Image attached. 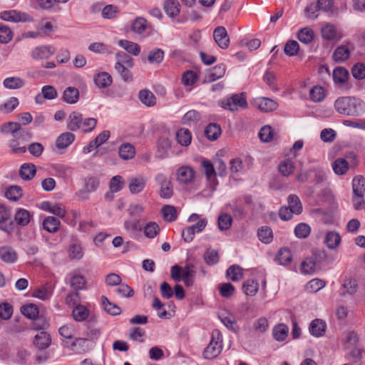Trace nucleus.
I'll return each instance as SVG.
<instances>
[{"label":"nucleus","instance_id":"12","mask_svg":"<svg viewBox=\"0 0 365 365\" xmlns=\"http://www.w3.org/2000/svg\"><path fill=\"white\" fill-rule=\"evenodd\" d=\"M254 106L262 112H271L277 109V103L268 98H257L254 101Z\"/></svg>","mask_w":365,"mask_h":365},{"label":"nucleus","instance_id":"61","mask_svg":"<svg viewBox=\"0 0 365 365\" xmlns=\"http://www.w3.org/2000/svg\"><path fill=\"white\" fill-rule=\"evenodd\" d=\"M269 327V322L266 317H259L252 324V329L259 334L264 333Z\"/></svg>","mask_w":365,"mask_h":365},{"label":"nucleus","instance_id":"53","mask_svg":"<svg viewBox=\"0 0 365 365\" xmlns=\"http://www.w3.org/2000/svg\"><path fill=\"white\" fill-rule=\"evenodd\" d=\"M31 353L26 349H19L16 352L14 361L19 365H29Z\"/></svg>","mask_w":365,"mask_h":365},{"label":"nucleus","instance_id":"33","mask_svg":"<svg viewBox=\"0 0 365 365\" xmlns=\"http://www.w3.org/2000/svg\"><path fill=\"white\" fill-rule=\"evenodd\" d=\"M176 139L182 146H188L191 143L192 135L187 128H181L176 133Z\"/></svg>","mask_w":365,"mask_h":365},{"label":"nucleus","instance_id":"3","mask_svg":"<svg viewBox=\"0 0 365 365\" xmlns=\"http://www.w3.org/2000/svg\"><path fill=\"white\" fill-rule=\"evenodd\" d=\"M222 349V335L218 329H214L212 332L210 342L203 352V356L207 359L216 358Z\"/></svg>","mask_w":365,"mask_h":365},{"label":"nucleus","instance_id":"32","mask_svg":"<svg viewBox=\"0 0 365 365\" xmlns=\"http://www.w3.org/2000/svg\"><path fill=\"white\" fill-rule=\"evenodd\" d=\"M171 148L170 140L166 137H162L158 141V153L160 158H164L168 156V151Z\"/></svg>","mask_w":365,"mask_h":365},{"label":"nucleus","instance_id":"38","mask_svg":"<svg viewBox=\"0 0 365 365\" xmlns=\"http://www.w3.org/2000/svg\"><path fill=\"white\" fill-rule=\"evenodd\" d=\"M349 78L348 71L342 67L336 68L333 71V80L335 83L343 84Z\"/></svg>","mask_w":365,"mask_h":365},{"label":"nucleus","instance_id":"37","mask_svg":"<svg viewBox=\"0 0 365 365\" xmlns=\"http://www.w3.org/2000/svg\"><path fill=\"white\" fill-rule=\"evenodd\" d=\"M226 71V66L223 63L215 66L207 76L209 82L215 81L224 76Z\"/></svg>","mask_w":365,"mask_h":365},{"label":"nucleus","instance_id":"57","mask_svg":"<svg viewBox=\"0 0 365 365\" xmlns=\"http://www.w3.org/2000/svg\"><path fill=\"white\" fill-rule=\"evenodd\" d=\"M221 133V128L220 125L210 123L205 130V136L210 140H216Z\"/></svg>","mask_w":365,"mask_h":365},{"label":"nucleus","instance_id":"54","mask_svg":"<svg viewBox=\"0 0 365 365\" xmlns=\"http://www.w3.org/2000/svg\"><path fill=\"white\" fill-rule=\"evenodd\" d=\"M325 96V91L322 86H315L309 91V97L314 102H320L324 100Z\"/></svg>","mask_w":365,"mask_h":365},{"label":"nucleus","instance_id":"11","mask_svg":"<svg viewBox=\"0 0 365 365\" xmlns=\"http://www.w3.org/2000/svg\"><path fill=\"white\" fill-rule=\"evenodd\" d=\"M54 287L50 282L41 285L34 290L32 296L43 301L50 299L53 292Z\"/></svg>","mask_w":365,"mask_h":365},{"label":"nucleus","instance_id":"52","mask_svg":"<svg viewBox=\"0 0 365 365\" xmlns=\"http://www.w3.org/2000/svg\"><path fill=\"white\" fill-rule=\"evenodd\" d=\"M201 118L200 113L195 110L187 111L182 118V123L185 125L196 123Z\"/></svg>","mask_w":365,"mask_h":365},{"label":"nucleus","instance_id":"51","mask_svg":"<svg viewBox=\"0 0 365 365\" xmlns=\"http://www.w3.org/2000/svg\"><path fill=\"white\" fill-rule=\"evenodd\" d=\"M297 37L302 43L308 44L314 39V31L309 27H304L299 30Z\"/></svg>","mask_w":365,"mask_h":365},{"label":"nucleus","instance_id":"29","mask_svg":"<svg viewBox=\"0 0 365 365\" xmlns=\"http://www.w3.org/2000/svg\"><path fill=\"white\" fill-rule=\"evenodd\" d=\"M327 247L331 250L336 248L341 242V236L334 231L328 232L324 238Z\"/></svg>","mask_w":365,"mask_h":365},{"label":"nucleus","instance_id":"7","mask_svg":"<svg viewBox=\"0 0 365 365\" xmlns=\"http://www.w3.org/2000/svg\"><path fill=\"white\" fill-rule=\"evenodd\" d=\"M2 20L14 23L32 21V18L26 13L16 10H8L2 11L0 14Z\"/></svg>","mask_w":365,"mask_h":365},{"label":"nucleus","instance_id":"10","mask_svg":"<svg viewBox=\"0 0 365 365\" xmlns=\"http://www.w3.org/2000/svg\"><path fill=\"white\" fill-rule=\"evenodd\" d=\"M213 37L215 43L222 49H226L230 44V38L226 29L224 26H218L213 31Z\"/></svg>","mask_w":365,"mask_h":365},{"label":"nucleus","instance_id":"31","mask_svg":"<svg viewBox=\"0 0 365 365\" xmlns=\"http://www.w3.org/2000/svg\"><path fill=\"white\" fill-rule=\"evenodd\" d=\"M119 156L123 160H130L135 154V148L130 143H123L118 149Z\"/></svg>","mask_w":365,"mask_h":365},{"label":"nucleus","instance_id":"41","mask_svg":"<svg viewBox=\"0 0 365 365\" xmlns=\"http://www.w3.org/2000/svg\"><path fill=\"white\" fill-rule=\"evenodd\" d=\"M226 275L232 281L237 282L242 278L243 271L239 265L233 264L227 269Z\"/></svg>","mask_w":365,"mask_h":365},{"label":"nucleus","instance_id":"50","mask_svg":"<svg viewBox=\"0 0 365 365\" xmlns=\"http://www.w3.org/2000/svg\"><path fill=\"white\" fill-rule=\"evenodd\" d=\"M86 280L83 275L74 274L70 278V285L76 291L83 289Z\"/></svg>","mask_w":365,"mask_h":365},{"label":"nucleus","instance_id":"9","mask_svg":"<svg viewBox=\"0 0 365 365\" xmlns=\"http://www.w3.org/2000/svg\"><path fill=\"white\" fill-rule=\"evenodd\" d=\"M19 258L16 250L10 245L0 247V259L5 264H12L17 262Z\"/></svg>","mask_w":365,"mask_h":365},{"label":"nucleus","instance_id":"8","mask_svg":"<svg viewBox=\"0 0 365 365\" xmlns=\"http://www.w3.org/2000/svg\"><path fill=\"white\" fill-rule=\"evenodd\" d=\"M56 52V48L51 45H41L35 47L31 51V56L34 60L47 59Z\"/></svg>","mask_w":365,"mask_h":365},{"label":"nucleus","instance_id":"40","mask_svg":"<svg viewBox=\"0 0 365 365\" xmlns=\"http://www.w3.org/2000/svg\"><path fill=\"white\" fill-rule=\"evenodd\" d=\"M31 217V213L28 210L19 209L15 214L14 220L18 225L25 226L29 223Z\"/></svg>","mask_w":365,"mask_h":365},{"label":"nucleus","instance_id":"48","mask_svg":"<svg viewBox=\"0 0 365 365\" xmlns=\"http://www.w3.org/2000/svg\"><path fill=\"white\" fill-rule=\"evenodd\" d=\"M21 312L26 317L30 319H35L38 315V308L34 304L22 306Z\"/></svg>","mask_w":365,"mask_h":365},{"label":"nucleus","instance_id":"44","mask_svg":"<svg viewBox=\"0 0 365 365\" xmlns=\"http://www.w3.org/2000/svg\"><path fill=\"white\" fill-rule=\"evenodd\" d=\"M73 319L77 322H83L87 319L89 310L83 305L78 304L73 309Z\"/></svg>","mask_w":365,"mask_h":365},{"label":"nucleus","instance_id":"22","mask_svg":"<svg viewBox=\"0 0 365 365\" xmlns=\"http://www.w3.org/2000/svg\"><path fill=\"white\" fill-rule=\"evenodd\" d=\"M75 140V135L70 132L61 134L56 140V145L59 149L68 147Z\"/></svg>","mask_w":365,"mask_h":365},{"label":"nucleus","instance_id":"17","mask_svg":"<svg viewBox=\"0 0 365 365\" xmlns=\"http://www.w3.org/2000/svg\"><path fill=\"white\" fill-rule=\"evenodd\" d=\"M221 322L231 331L236 333L237 325L235 317L229 312H222L219 314Z\"/></svg>","mask_w":365,"mask_h":365},{"label":"nucleus","instance_id":"47","mask_svg":"<svg viewBox=\"0 0 365 365\" xmlns=\"http://www.w3.org/2000/svg\"><path fill=\"white\" fill-rule=\"evenodd\" d=\"M278 170L282 175L287 177L293 173L294 165L291 160L286 159L279 164Z\"/></svg>","mask_w":365,"mask_h":365},{"label":"nucleus","instance_id":"4","mask_svg":"<svg viewBox=\"0 0 365 365\" xmlns=\"http://www.w3.org/2000/svg\"><path fill=\"white\" fill-rule=\"evenodd\" d=\"M352 187L354 207L356 210H359L364 202L365 192V179L362 175L356 176L353 179Z\"/></svg>","mask_w":365,"mask_h":365},{"label":"nucleus","instance_id":"56","mask_svg":"<svg viewBox=\"0 0 365 365\" xmlns=\"http://www.w3.org/2000/svg\"><path fill=\"white\" fill-rule=\"evenodd\" d=\"M163 304L157 297L153 298L152 307L158 312V317L161 319H169L170 314L163 308Z\"/></svg>","mask_w":365,"mask_h":365},{"label":"nucleus","instance_id":"20","mask_svg":"<svg viewBox=\"0 0 365 365\" xmlns=\"http://www.w3.org/2000/svg\"><path fill=\"white\" fill-rule=\"evenodd\" d=\"M83 115L78 112H72L68 118L67 127L70 130L76 131L81 128Z\"/></svg>","mask_w":365,"mask_h":365},{"label":"nucleus","instance_id":"45","mask_svg":"<svg viewBox=\"0 0 365 365\" xmlns=\"http://www.w3.org/2000/svg\"><path fill=\"white\" fill-rule=\"evenodd\" d=\"M289 328L284 324H278L273 329V336L278 341H282L288 336Z\"/></svg>","mask_w":365,"mask_h":365},{"label":"nucleus","instance_id":"19","mask_svg":"<svg viewBox=\"0 0 365 365\" xmlns=\"http://www.w3.org/2000/svg\"><path fill=\"white\" fill-rule=\"evenodd\" d=\"M194 170L190 167H181L178 170L177 179L181 183H188L194 178Z\"/></svg>","mask_w":365,"mask_h":365},{"label":"nucleus","instance_id":"55","mask_svg":"<svg viewBox=\"0 0 365 365\" xmlns=\"http://www.w3.org/2000/svg\"><path fill=\"white\" fill-rule=\"evenodd\" d=\"M19 104L16 97L9 98L4 103L0 105V112L9 113L12 112Z\"/></svg>","mask_w":365,"mask_h":365},{"label":"nucleus","instance_id":"35","mask_svg":"<svg viewBox=\"0 0 365 365\" xmlns=\"http://www.w3.org/2000/svg\"><path fill=\"white\" fill-rule=\"evenodd\" d=\"M23 128L21 125L16 122H8L4 123L0 127V130L4 134H10L11 136L16 134Z\"/></svg>","mask_w":365,"mask_h":365},{"label":"nucleus","instance_id":"64","mask_svg":"<svg viewBox=\"0 0 365 365\" xmlns=\"http://www.w3.org/2000/svg\"><path fill=\"white\" fill-rule=\"evenodd\" d=\"M164 51L160 48L151 50L148 56V60L150 63H160L164 58Z\"/></svg>","mask_w":365,"mask_h":365},{"label":"nucleus","instance_id":"60","mask_svg":"<svg viewBox=\"0 0 365 365\" xmlns=\"http://www.w3.org/2000/svg\"><path fill=\"white\" fill-rule=\"evenodd\" d=\"M259 289V284L254 279H248L243 284V290L245 294L254 296Z\"/></svg>","mask_w":365,"mask_h":365},{"label":"nucleus","instance_id":"63","mask_svg":"<svg viewBox=\"0 0 365 365\" xmlns=\"http://www.w3.org/2000/svg\"><path fill=\"white\" fill-rule=\"evenodd\" d=\"M299 50V45L295 40H289L284 46V51L288 56H296Z\"/></svg>","mask_w":365,"mask_h":365},{"label":"nucleus","instance_id":"1","mask_svg":"<svg viewBox=\"0 0 365 365\" xmlns=\"http://www.w3.org/2000/svg\"><path fill=\"white\" fill-rule=\"evenodd\" d=\"M334 108L340 114L358 115L363 108V101L354 97H341L334 102Z\"/></svg>","mask_w":365,"mask_h":365},{"label":"nucleus","instance_id":"27","mask_svg":"<svg viewBox=\"0 0 365 365\" xmlns=\"http://www.w3.org/2000/svg\"><path fill=\"white\" fill-rule=\"evenodd\" d=\"M34 344L40 349H45L48 348L51 344L50 335L44 331H41L36 335Z\"/></svg>","mask_w":365,"mask_h":365},{"label":"nucleus","instance_id":"14","mask_svg":"<svg viewBox=\"0 0 365 365\" xmlns=\"http://www.w3.org/2000/svg\"><path fill=\"white\" fill-rule=\"evenodd\" d=\"M352 48L353 46L351 43L338 46L333 53L332 57L334 61L341 63L347 60L350 56V51Z\"/></svg>","mask_w":365,"mask_h":365},{"label":"nucleus","instance_id":"2","mask_svg":"<svg viewBox=\"0 0 365 365\" xmlns=\"http://www.w3.org/2000/svg\"><path fill=\"white\" fill-rule=\"evenodd\" d=\"M32 135L29 130L23 128L16 134L11 136L9 142V147L14 153L21 154L26 151V148L24 145L31 139Z\"/></svg>","mask_w":365,"mask_h":365},{"label":"nucleus","instance_id":"24","mask_svg":"<svg viewBox=\"0 0 365 365\" xmlns=\"http://www.w3.org/2000/svg\"><path fill=\"white\" fill-rule=\"evenodd\" d=\"M60 225V220L53 216L46 217L43 221V229L49 233L56 232L58 230Z\"/></svg>","mask_w":365,"mask_h":365},{"label":"nucleus","instance_id":"25","mask_svg":"<svg viewBox=\"0 0 365 365\" xmlns=\"http://www.w3.org/2000/svg\"><path fill=\"white\" fill-rule=\"evenodd\" d=\"M140 102L148 107H153L156 104L155 95L148 89L141 90L138 93Z\"/></svg>","mask_w":365,"mask_h":365},{"label":"nucleus","instance_id":"23","mask_svg":"<svg viewBox=\"0 0 365 365\" xmlns=\"http://www.w3.org/2000/svg\"><path fill=\"white\" fill-rule=\"evenodd\" d=\"M94 83L100 88H105L112 83V77L107 72H101L95 75Z\"/></svg>","mask_w":365,"mask_h":365},{"label":"nucleus","instance_id":"6","mask_svg":"<svg viewBox=\"0 0 365 365\" xmlns=\"http://www.w3.org/2000/svg\"><path fill=\"white\" fill-rule=\"evenodd\" d=\"M147 182L148 178L143 174L131 176L128 179V190L132 194H138L145 189Z\"/></svg>","mask_w":365,"mask_h":365},{"label":"nucleus","instance_id":"59","mask_svg":"<svg viewBox=\"0 0 365 365\" xmlns=\"http://www.w3.org/2000/svg\"><path fill=\"white\" fill-rule=\"evenodd\" d=\"M277 260L282 265H287L292 261V253L291 251L286 247L279 250Z\"/></svg>","mask_w":365,"mask_h":365},{"label":"nucleus","instance_id":"39","mask_svg":"<svg viewBox=\"0 0 365 365\" xmlns=\"http://www.w3.org/2000/svg\"><path fill=\"white\" fill-rule=\"evenodd\" d=\"M5 195L9 200L17 201L22 197L23 190L20 186L11 185L6 189Z\"/></svg>","mask_w":365,"mask_h":365},{"label":"nucleus","instance_id":"43","mask_svg":"<svg viewBox=\"0 0 365 365\" xmlns=\"http://www.w3.org/2000/svg\"><path fill=\"white\" fill-rule=\"evenodd\" d=\"M68 257L72 260H80L83 256L81 245L78 243L71 244L68 249Z\"/></svg>","mask_w":365,"mask_h":365},{"label":"nucleus","instance_id":"16","mask_svg":"<svg viewBox=\"0 0 365 365\" xmlns=\"http://www.w3.org/2000/svg\"><path fill=\"white\" fill-rule=\"evenodd\" d=\"M358 290V283L355 279L347 278L344 280L339 295L341 297H345L346 294L353 295Z\"/></svg>","mask_w":365,"mask_h":365},{"label":"nucleus","instance_id":"49","mask_svg":"<svg viewBox=\"0 0 365 365\" xmlns=\"http://www.w3.org/2000/svg\"><path fill=\"white\" fill-rule=\"evenodd\" d=\"M322 35L324 38L328 41H332L337 38L336 28L331 24H327L322 28Z\"/></svg>","mask_w":365,"mask_h":365},{"label":"nucleus","instance_id":"21","mask_svg":"<svg viewBox=\"0 0 365 365\" xmlns=\"http://www.w3.org/2000/svg\"><path fill=\"white\" fill-rule=\"evenodd\" d=\"M3 86L9 90L20 89L25 86V81L19 76L7 77L4 80Z\"/></svg>","mask_w":365,"mask_h":365},{"label":"nucleus","instance_id":"15","mask_svg":"<svg viewBox=\"0 0 365 365\" xmlns=\"http://www.w3.org/2000/svg\"><path fill=\"white\" fill-rule=\"evenodd\" d=\"M327 329L325 321L321 319L312 320L309 324V330L310 334L315 337H320L324 335Z\"/></svg>","mask_w":365,"mask_h":365},{"label":"nucleus","instance_id":"30","mask_svg":"<svg viewBox=\"0 0 365 365\" xmlns=\"http://www.w3.org/2000/svg\"><path fill=\"white\" fill-rule=\"evenodd\" d=\"M36 172V167L34 164L24 163L20 168L19 175L22 179L29 180L34 177Z\"/></svg>","mask_w":365,"mask_h":365},{"label":"nucleus","instance_id":"28","mask_svg":"<svg viewBox=\"0 0 365 365\" xmlns=\"http://www.w3.org/2000/svg\"><path fill=\"white\" fill-rule=\"evenodd\" d=\"M101 301L104 310L112 316H117L121 313V309L115 304L112 303L108 299L102 296Z\"/></svg>","mask_w":365,"mask_h":365},{"label":"nucleus","instance_id":"26","mask_svg":"<svg viewBox=\"0 0 365 365\" xmlns=\"http://www.w3.org/2000/svg\"><path fill=\"white\" fill-rule=\"evenodd\" d=\"M63 99L67 103H76L79 99L78 89L71 86L66 88L63 93Z\"/></svg>","mask_w":365,"mask_h":365},{"label":"nucleus","instance_id":"58","mask_svg":"<svg viewBox=\"0 0 365 365\" xmlns=\"http://www.w3.org/2000/svg\"><path fill=\"white\" fill-rule=\"evenodd\" d=\"M165 11L169 16L175 17L180 13V5L176 1L168 0L165 2Z\"/></svg>","mask_w":365,"mask_h":365},{"label":"nucleus","instance_id":"13","mask_svg":"<svg viewBox=\"0 0 365 365\" xmlns=\"http://www.w3.org/2000/svg\"><path fill=\"white\" fill-rule=\"evenodd\" d=\"M201 165L204 168L205 174L207 180L210 181L212 189L215 190L217 185V181L215 179L216 171L215 165H213L210 160H202Z\"/></svg>","mask_w":365,"mask_h":365},{"label":"nucleus","instance_id":"36","mask_svg":"<svg viewBox=\"0 0 365 365\" xmlns=\"http://www.w3.org/2000/svg\"><path fill=\"white\" fill-rule=\"evenodd\" d=\"M289 208L295 215H299L302 212V204L299 197L296 195H289L288 196Z\"/></svg>","mask_w":365,"mask_h":365},{"label":"nucleus","instance_id":"42","mask_svg":"<svg viewBox=\"0 0 365 365\" xmlns=\"http://www.w3.org/2000/svg\"><path fill=\"white\" fill-rule=\"evenodd\" d=\"M161 212L164 220L171 222L176 220L178 212L175 207L173 205H165L161 209Z\"/></svg>","mask_w":365,"mask_h":365},{"label":"nucleus","instance_id":"46","mask_svg":"<svg viewBox=\"0 0 365 365\" xmlns=\"http://www.w3.org/2000/svg\"><path fill=\"white\" fill-rule=\"evenodd\" d=\"M148 27V22L143 17H137L132 23V31L136 34H143Z\"/></svg>","mask_w":365,"mask_h":365},{"label":"nucleus","instance_id":"5","mask_svg":"<svg viewBox=\"0 0 365 365\" xmlns=\"http://www.w3.org/2000/svg\"><path fill=\"white\" fill-rule=\"evenodd\" d=\"M222 108L230 111H237L239 108H246L248 106L245 93L234 94L220 103Z\"/></svg>","mask_w":365,"mask_h":365},{"label":"nucleus","instance_id":"34","mask_svg":"<svg viewBox=\"0 0 365 365\" xmlns=\"http://www.w3.org/2000/svg\"><path fill=\"white\" fill-rule=\"evenodd\" d=\"M118 45L125 49L128 53L134 56H138L140 52V46L133 41L128 40H120L118 41Z\"/></svg>","mask_w":365,"mask_h":365},{"label":"nucleus","instance_id":"18","mask_svg":"<svg viewBox=\"0 0 365 365\" xmlns=\"http://www.w3.org/2000/svg\"><path fill=\"white\" fill-rule=\"evenodd\" d=\"M331 168L336 175H344L349 169V163L345 158H339L332 162Z\"/></svg>","mask_w":365,"mask_h":365},{"label":"nucleus","instance_id":"62","mask_svg":"<svg viewBox=\"0 0 365 365\" xmlns=\"http://www.w3.org/2000/svg\"><path fill=\"white\" fill-rule=\"evenodd\" d=\"M311 232L309 225L307 223H299L294 228V234L297 237L300 239L307 238Z\"/></svg>","mask_w":365,"mask_h":365}]
</instances>
